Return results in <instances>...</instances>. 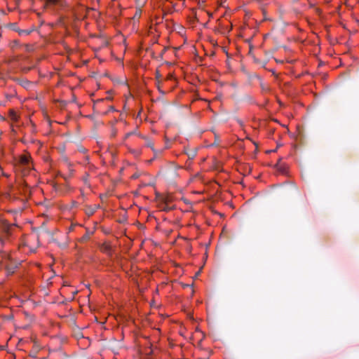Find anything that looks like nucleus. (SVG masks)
I'll use <instances>...</instances> for the list:
<instances>
[{
  "label": "nucleus",
  "mask_w": 359,
  "mask_h": 359,
  "mask_svg": "<svg viewBox=\"0 0 359 359\" xmlns=\"http://www.w3.org/2000/svg\"><path fill=\"white\" fill-rule=\"evenodd\" d=\"M18 163L24 175L29 174L33 168L31 157L29 155H21L19 158Z\"/></svg>",
  "instance_id": "f03ea898"
},
{
  "label": "nucleus",
  "mask_w": 359,
  "mask_h": 359,
  "mask_svg": "<svg viewBox=\"0 0 359 359\" xmlns=\"http://www.w3.org/2000/svg\"><path fill=\"white\" fill-rule=\"evenodd\" d=\"M3 243H4L3 239L0 238V243H1V244H3Z\"/></svg>",
  "instance_id": "39448f33"
},
{
  "label": "nucleus",
  "mask_w": 359,
  "mask_h": 359,
  "mask_svg": "<svg viewBox=\"0 0 359 359\" xmlns=\"http://www.w3.org/2000/svg\"><path fill=\"white\" fill-rule=\"evenodd\" d=\"M130 135V133H128V134L126 135V137H128Z\"/></svg>",
  "instance_id": "0eeeda50"
},
{
  "label": "nucleus",
  "mask_w": 359,
  "mask_h": 359,
  "mask_svg": "<svg viewBox=\"0 0 359 359\" xmlns=\"http://www.w3.org/2000/svg\"><path fill=\"white\" fill-rule=\"evenodd\" d=\"M18 267V263L13 259L11 255H4L0 262V271L4 269L7 276L14 273Z\"/></svg>",
  "instance_id": "f257e3e1"
},
{
  "label": "nucleus",
  "mask_w": 359,
  "mask_h": 359,
  "mask_svg": "<svg viewBox=\"0 0 359 359\" xmlns=\"http://www.w3.org/2000/svg\"><path fill=\"white\" fill-rule=\"evenodd\" d=\"M9 118L14 122H17L18 121V115L17 114V113L13 111V110H11L9 111Z\"/></svg>",
  "instance_id": "7ed1b4c3"
},
{
  "label": "nucleus",
  "mask_w": 359,
  "mask_h": 359,
  "mask_svg": "<svg viewBox=\"0 0 359 359\" xmlns=\"http://www.w3.org/2000/svg\"><path fill=\"white\" fill-rule=\"evenodd\" d=\"M159 76H159L158 73L157 72V73H156V77H157V78H158Z\"/></svg>",
  "instance_id": "423d86ee"
},
{
  "label": "nucleus",
  "mask_w": 359,
  "mask_h": 359,
  "mask_svg": "<svg viewBox=\"0 0 359 359\" xmlns=\"http://www.w3.org/2000/svg\"><path fill=\"white\" fill-rule=\"evenodd\" d=\"M57 0H47V2L50 4H55Z\"/></svg>",
  "instance_id": "20e7f679"
}]
</instances>
